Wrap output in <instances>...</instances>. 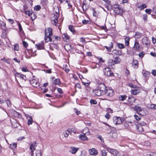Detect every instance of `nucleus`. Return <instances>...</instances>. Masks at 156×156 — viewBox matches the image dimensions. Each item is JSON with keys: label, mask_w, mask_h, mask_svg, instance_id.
Wrapping results in <instances>:
<instances>
[{"label": "nucleus", "mask_w": 156, "mask_h": 156, "mask_svg": "<svg viewBox=\"0 0 156 156\" xmlns=\"http://www.w3.org/2000/svg\"><path fill=\"white\" fill-rule=\"evenodd\" d=\"M52 28H51L45 29L44 40L46 42H51L52 41V39L54 38L57 40L60 39V37L58 36H53L52 38L51 37V36L52 35Z\"/></svg>", "instance_id": "f257e3e1"}, {"label": "nucleus", "mask_w": 156, "mask_h": 156, "mask_svg": "<svg viewBox=\"0 0 156 156\" xmlns=\"http://www.w3.org/2000/svg\"><path fill=\"white\" fill-rule=\"evenodd\" d=\"M105 87V84L104 83L100 84L97 88L93 91V93L95 95L98 96L104 95V90Z\"/></svg>", "instance_id": "f03ea898"}, {"label": "nucleus", "mask_w": 156, "mask_h": 156, "mask_svg": "<svg viewBox=\"0 0 156 156\" xmlns=\"http://www.w3.org/2000/svg\"><path fill=\"white\" fill-rule=\"evenodd\" d=\"M37 145L36 142H34L31 144L30 147V149L31 150L30 155L31 156H34V151L36 149L35 147ZM36 156H41V152L40 150H37L36 151Z\"/></svg>", "instance_id": "7ed1b4c3"}, {"label": "nucleus", "mask_w": 156, "mask_h": 156, "mask_svg": "<svg viewBox=\"0 0 156 156\" xmlns=\"http://www.w3.org/2000/svg\"><path fill=\"white\" fill-rule=\"evenodd\" d=\"M104 92V95L112 97L114 94L113 90L110 87H106L105 85Z\"/></svg>", "instance_id": "20e7f679"}, {"label": "nucleus", "mask_w": 156, "mask_h": 156, "mask_svg": "<svg viewBox=\"0 0 156 156\" xmlns=\"http://www.w3.org/2000/svg\"><path fill=\"white\" fill-rule=\"evenodd\" d=\"M55 9L56 10L55 11V13H54L55 19L53 21L54 25L55 26H56V24L58 23V19L59 17V9L57 7L55 8Z\"/></svg>", "instance_id": "39448f33"}, {"label": "nucleus", "mask_w": 156, "mask_h": 156, "mask_svg": "<svg viewBox=\"0 0 156 156\" xmlns=\"http://www.w3.org/2000/svg\"><path fill=\"white\" fill-rule=\"evenodd\" d=\"M124 120L123 118L115 116L113 118V122L115 125L121 124Z\"/></svg>", "instance_id": "423d86ee"}, {"label": "nucleus", "mask_w": 156, "mask_h": 156, "mask_svg": "<svg viewBox=\"0 0 156 156\" xmlns=\"http://www.w3.org/2000/svg\"><path fill=\"white\" fill-rule=\"evenodd\" d=\"M104 75L107 76H113L114 74L111 70L108 67L105 68L103 69Z\"/></svg>", "instance_id": "0eeeda50"}, {"label": "nucleus", "mask_w": 156, "mask_h": 156, "mask_svg": "<svg viewBox=\"0 0 156 156\" xmlns=\"http://www.w3.org/2000/svg\"><path fill=\"white\" fill-rule=\"evenodd\" d=\"M107 151L111 153L113 155L115 156H119L120 154L118 151L116 149L108 148L107 149Z\"/></svg>", "instance_id": "6e6552de"}, {"label": "nucleus", "mask_w": 156, "mask_h": 156, "mask_svg": "<svg viewBox=\"0 0 156 156\" xmlns=\"http://www.w3.org/2000/svg\"><path fill=\"white\" fill-rule=\"evenodd\" d=\"M30 84L33 87H37L39 86V83L37 79H33L30 81Z\"/></svg>", "instance_id": "1a4fd4ad"}, {"label": "nucleus", "mask_w": 156, "mask_h": 156, "mask_svg": "<svg viewBox=\"0 0 156 156\" xmlns=\"http://www.w3.org/2000/svg\"><path fill=\"white\" fill-rule=\"evenodd\" d=\"M0 28L4 30L6 34L8 32V29L6 28L5 24L2 20L0 21Z\"/></svg>", "instance_id": "9d476101"}, {"label": "nucleus", "mask_w": 156, "mask_h": 156, "mask_svg": "<svg viewBox=\"0 0 156 156\" xmlns=\"http://www.w3.org/2000/svg\"><path fill=\"white\" fill-rule=\"evenodd\" d=\"M79 149V148H77L74 147H70L69 152L72 154H75Z\"/></svg>", "instance_id": "9b49d317"}, {"label": "nucleus", "mask_w": 156, "mask_h": 156, "mask_svg": "<svg viewBox=\"0 0 156 156\" xmlns=\"http://www.w3.org/2000/svg\"><path fill=\"white\" fill-rule=\"evenodd\" d=\"M90 154L92 155L95 156L98 154V151L97 150L94 148H92L89 150Z\"/></svg>", "instance_id": "f8f14e48"}, {"label": "nucleus", "mask_w": 156, "mask_h": 156, "mask_svg": "<svg viewBox=\"0 0 156 156\" xmlns=\"http://www.w3.org/2000/svg\"><path fill=\"white\" fill-rule=\"evenodd\" d=\"M104 47L105 48L108 52H110L111 51L112 49L113 48V43L112 42H110L109 44V47L106 46H104Z\"/></svg>", "instance_id": "ddd939ff"}, {"label": "nucleus", "mask_w": 156, "mask_h": 156, "mask_svg": "<svg viewBox=\"0 0 156 156\" xmlns=\"http://www.w3.org/2000/svg\"><path fill=\"white\" fill-rule=\"evenodd\" d=\"M136 99H134L132 96H129L128 97V101L130 105H133L134 104Z\"/></svg>", "instance_id": "4468645a"}, {"label": "nucleus", "mask_w": 156, "mask_h": 156, "mask_svg": "<svg viewBox=\"0 0 156 156\" xmlns=\"http://www.w3.org/2000/svg\"><path fill=\"white\" fill-rule=\"evenodd\" d=\"M15 76L16 77H19L20 79L26 80V76L23 74H21L20 73H16L15 74Z\"/></svg>", "instance_id": "2eb2a0df"}, {"label": "nucleus", "mask_w": 156, "mask_h": 156, "mask_svg": "<svg viewBox=\"0 0 156 156\" xmlns=\"http://www.w3.org/2000/svg\"><path fill=\"white\" fill-rule=\"evenodd\" d=\"M79 139L82 141H86L88 140V138L85 135L80 134L79 136Z\"/></svg>", "instance_id": "dca6fc26"}, {"label": "nucleus", "mask_w": 156, "mask_h": 156, "mask_svg": "<svg viewBox=\"0 0 156 156\" xmlns=\"http://www.w3.org/2000/svg\"><path fill=\"white\" fill-rule=\"evenodd\" d=\"M27 118L28 119V124L30 125L32 124L33 122V119L31 116L27 115L26 116Z\"/></svg>", "instance_id": "f3484780"}, {"label": "nucleus", "mask_w": 156, "mask_h": 156, "mask_svg": "<svg viewBox=\"0 0 156 156\" xmlns=\"http://www.w3.org/2000/svg\"><path fill=\"white\" fill-rule=\"evenodd\" d=\"M82 83L83 85L87 86L90 84V82L86 79H83V80H82Z\"/></svg>", "instance_id": "a211bd4d"}, {"label": "nucleus", "mask_w": 156, "mask_h": 156, "mask_svg": "<svg viewBox=\"0 0 156 156\" xmlns=\"http://www.w3.org/2000/svg\"><path fill=\"white\" fill-rule=\"evenodd\" d=\"M82 133L84 135H89L90 132L88 128L87 127L85 128L83 130Z\"/></svg>", "instance_id": "6ab92c4d"}, {"label": "nucleus", "mask_w": 156, "mask_h": 156, "mask_svg": "<svg viewBox=\"0 0 156 156\" xmlns=\"http://www.w3.org/2000/svg\"><path fill=\"white\" fill-rule=\"evenodd\" d=\"M135 109L137 112L140 115H144V114H142L141 112L142 111V109L140 106H136L135 107Z\"/></svg>", "instance_id": "aec40b11"}, {"label": "nucleus", "mask_w": 156, "mask_h": 156, "mask_svg": "<svg viewBox=\"0 0 156 156\" xmlns=\"http://www.w3.org/2000/svg\"><path fill=\"white\" fill-rule=\"evenodd\" d=\"M62 38L64 41H67L69 40V37L66 33H65L62 35Z\"/></svg>", "instance_id": "412c9836"}, {"label": "nucleus", "mask_w": 156, "mask_h": 156, "mask_svg": "<svg viewBox=\"0 0 156 156\" xmlns=\"http://www.w3.org/2000/svg\"><path fill=\"white\" fill-rule=\"evenodd\" d=\"M133 66L135 68H137L138 66V61L136 60L133 59Z\"/></svg>", "instance_id": "4be33fe9"}, {"label": "nucleus", "mask_w": 156, "mask_h": 156, "mask_svg": "<svg viewBox=\"0 0 156 156\" xmlns=\"http://www.w3.org/2000/svg\"><path fill=\"white\" fill-rule=\"evenodd\" d=\"M36 46L37 47L38 50H41L44 49V47L43 44H36Z\"/></svg>", "instance_id": "5701e85b"}, {"label": "nucleus", "mask_w": 156, "mask_h": 156, "mask_svg": "<svg viewBox=\"0 0 156 156\" xmlns=\"http://www.w3.org/2000/svg\"><path fill=\"white\" fill-rule=\"evenodd\" d=\"M52 83L55 85H59L61 83L60 79L58 78L55 79L52 82Z\"/></svg>", "instance_id": "b1692460"}, {"label": "nucleus", "mask_w": 156, "mask_h": 156, "mask_svg": "<svg viewBox=\"0 0 156 156\" xmlns=\"http://www.w3.org/2000/svg\"><path fill=\"white\" fill-rule=\"evenodd\" d=\"M110 136L112 138H115L117 137L116 133L114 132L113 130L111 131L109 133Z\"/></svg>", "instance_id": "393cba45"}, {"label": "nucleus", "mask_w": 156, "mask_h": 156, "mask_svg": "<svg viewBox=\"0 0 156 156\" xmlns=\"http://www.w3.org/2000/svg\"><path fill=\"white\" fill-rule=\"evenodd\" d=\"M131 92L132 94L136 95L140 93V90L138 89H133L131 90Z\"/></svg>", "instance_id": "a878e982"}, {"label": "nucleus", "mask_w": 156, "mask_h": 156, "mask_svg": "<svg viewBox=\"0 0 156 156\" xmlns=\"http://www.w3.org/2000/svg\"><path fill=\"white\" fill-rule=\"evenodd\" d=\"M18 25L19 27L20 33L22 35H24V33L23 30V28L22 27L21 24L19 23H18Z\"/></svg>", "instance_id": "bb28decb"}, {"label": "nucleus", "mask_w": 156, "mask_h": 156, "mask_svg": "<svg viewBox=\"0 0 156 156\" xmlns=\"http://www.w3.org/2000/svg\"><path fill=\"white\" fill-rule=\"evenodd\" d=\"M113 61L115 64H118L120 63L121 59L119 58L116 57L114 58Z\"/></svg>", "instance_id": "cd10ccee"}, {"label": "nucleus", "mask_w": 156, "mask_h": 156, "mask_svg": "<svg viewBox=\"0 0 156 156\" xmlns=\"http://www.w3.org/2000/svg\"><path fill=\"white\" fill-rule=\"evenodd\" d=\"M147 7V5L146 4H143L139 6L138 8L140 10H143L144 9L146 8Z\"/></svg>", "instance_id": "c85d7f7f"}, {"label": "nucleus", "mask_w": 156, "mask_h": 156, "mask_svg": "<svg viewBox=\"0 0 156 156\" xmlns=\"http://www.w3.org/2000/svg\"><path fill=\"white\" fill-rule=\"evenodd\" d=\"M114 53L117 55H122V51L120 50H115L113 51Z\"/></svg>", "instance_id": "c756f323"}, {"label": "nucleus", "mask_w": 156, "mask_h": 156, "mask_svg": "<svg viewBox=\"0 0 156 156\" xmlns=\"http://www.w3.org/2000/svg\"><path fill=\"white\" fill-rule=\"evenodd\" d=\"M125 44L126 46H128L129 44V37H126L125 38Z\"/></svg>", "instance_id": "7c9ffc66"}, {"label": "nucleus", "mask_w": 156, "mask_h": 156, "mask_svg": "<svg viewBox=\"0 0 156 156\" xmlns=\"http://www.w3.org/2000/svg\"><path fill=\"white\" fill-rule=\"evenodd\" d=\"M148 107L149 108L156 109V104H152L151 105H148Z\"/></svg>", "instance_id": "2f4dec72"}, {"label": "nucleus", "mask_w": 156, "mask_h": 156, "mask_svg": "<svg viewBox=\"0 0 156 156\" xmlns=\"http://www.w3.org/2000/svg\"><path fill=\"white\" fill-rule=\"evenodd\" d=\"M14 116L16 117L20 118L21 117V114L16 111H14Z\"/></svg>", "instance_id": "473e14b6"}, {"label": "nucleus", "mask_w": 156, "mask_h": 156, "mask_svg": "<svg viewBox=\"0 0 156 156\" xmlns=\"http://www.w3.org/2000/svg\"><path fill=\"white\" fill-rule=\"evenodd\" d=\"M108 63L109 66H112V65H114L115 64L113 60L112 59H110L108 60Z\"/></svg>", "instance_id": "72a5a7b5"}, {"label": "nucleus", "mask_w": 156, "mask_h": 156, "mask_svg": "<svg viewBox=\"0 0 156 156\" xmlns=\"http://www.w3.org/2000/svg\"><path fill=\"white\" fill-rule=\"evenodd\" d=\"M127 98V96L126 95H120L119 97V99L120 100L123 101L125 100Z\"/></svg>", "instance_id": "f704fd0d"}, {"label": "nucleus", "mask_w": 156, "mask_h": 156, "mask_svg": "<svg viewBox=\"0 0 156 156\" xmlns=\"http://www.w3.org/2000/svg\"><path fill=\"white\" fill-rule=\"evenodd\" d=\"M117 46L120 49H122L125 48L124 45L122 43H118L117 44Z\"/></svg>", "instance_id": "c9c22d12"}, {"label": "nucleus", "mask_w": 156, "mask_h": 156, "mask_svg": "<svg viewBox=\"0 0 156 156\" xmlns=\"http://www.w3.org/2000/svg\"><path fill=\"white\" fill-rule=\"evenodd\" d=\"M141 34L140 32H137L135 34V37L136 38H139L141 37Z\"/></svg>", "instance_id": "e433bc0d"}, {"label": "nucleus", "mask_w": 156, "mask_h": 156, "mask_svg": "<svg viewBox=\"0 0 156 156\" xmlns=\"http://www.w3.org/2000/svg\"><path fill=\"white\" fill-rule=\"evenodd\" d=\"M140 47V45L138 42H136L135 43L134 48L136 49H138Z\"/></svg>", "instance_id": "4c0bfd02"}, {"label": "nucleus", "mask_w": 156, "mask_h": 156, "mask_svg": "<svg viewBox=\"0 0 156 156\" xmlns=\"http://www.w3.org/2000/svg\"><path fill=\"white\" fill-rule=\"evenodd\" d=\"M102 156H107V152L105 150H102L101 151Z\"/></svg>", "instance_id": "58836bf2"}, {"label": "nucleus", "mask_w": 156, "mask_h": 156, "mask_svg": "<svg viewBox=\"0 0 156 156\" xmlns=\"http://www.w3.org/2000/svg\"><path fill=\"white\" fill-rule=\"evenodd\" d=\"M14 50L15 51H18L19 49V45L18 44H16L14 45Z\"/></svg>", "instance_id": "ea45409f"}, {"label": "nucleus", "mask_w": 156, "mask_h": 156, "mask_svg": "<svg viewBox=\"0 0 156 156\" xmlns=\"http://www.w3.org/2000/svg\"><path fill=\"white\" fill-rule=\"evenodd\" d=\"M69 30L72 33H74L75 32L74 29L73 27L72 26L70 25L69 26Z\"/></svg>", "instance_id": "a19ab883"}, {"label": "nucleus", "mask_w": 156, "mask_h": 156, "mask_svg": "<svg viewBox=\"0 0 156 156\" xmlns=\"http://www.w3.org/2000/svg\"><path fill=\"white\" fill-rule=\"evenodd\" d=\"M25 13L27 14L29 16H30L33 15H34V13H33L32 12L30 11H26L25 12Z\"/></svg>", "instance_id": "79ce46f5"}, {"label": "nucleus", "mask_w": 156, "mask_h": 156, "mask_svg": "<svg viewBox=\"0 0 156 156\" xmlns=\"http://www.w3.org/2000/svg\"><path fill=\"white\" fill-rule=\"evenodd\" d=\"M137 130L141 132L143 131V128L142 126H140L137 127Z\"/></svg>", "instance_id": "37998d69"}, {"label": "nucleus", "mask_w": 156, "mask_h": 156, "mask_svg": "<svg viewBox=\"0 0 156 156\" xmlns=\"http://www.w3.org/2000/svg\"><path fill=\"white\" fill-rule=\"evenodd\" d=\"M124 126L126 128L129 129V128L130 127L128 123L127 122H125L124 124Z\"/></svg>", "instance_id": "c03bdc74"}, {"label": "nucleus", "mask_w": 156, "mask_h": 156, "mask_svg": "<svg viewBox=\"0 0 156 156\" xmlns=\"http://www.w3.org/2000/svg\"><path fill=\"white\" fill-rule=\"evenodd\" d=\"M63 69L66 72L68 73L69 71V70L68 68V67L66 66L65 65L63 67Z\"/></svg>", "instance_id": "a18cd8bd"}, {"label": "nucleus", "mask_w": 156, "mask_h": 156, "mask_svg": "<svg viewBox=\"0 0 156 156\" xmlns=\"http://www.w3.org/2000/svg\"><path fill=\"white\" fill-rule=\"evenodd\" d=\"M41 9V7L39 5L35 6L34 8V10L36 11L39 10Z\"/></svg>", "instance_id": "49530a36"}, {"label": "nucleus", "mask_w": 156, "mask_h": 156, "mask_svg": "<svg viewBox=\"0 0 156 156\" xmlns=\"http://www.w3.org/2000/svg\"><path fill=\"white\" fill-rule=\"evenodd\" d=\"M90 102L91 104L96 105L97 103V101L94 99H91Z\"/></svg>", "instance_id": "de8ad7c7"}, {"label": "nucleus", "mask_w": 156, "mask_h": 156, "mask_svg": "<svg viewBox=\"0 0 156 156\" xmlns=\"http://www.w3.org/2000/svg\"><path fill=\"white\" fill-rule=\"evenodd\" d=\"M5 102H6L8 107H10L11 106V102L9 100L5 101Z\"/></svg>", "instance_id": "09e8293b"}, {"label": "nucleus", "mask_w": 156, "mask_h": 156, "mask_svg": "<svg viewBox=\"0 0 156 156\" xmlns=\"http://www.w3.org/2000/svg\"><path fill=\"white\" fill-rule=\"evenodd\" d=\"M10 147H11L12 149H15L17 147V144L16 143H14L10 145Z\"/></svg>", "instance_id": "8fccbe9b"}, {"label": "nucleus", "mask_w": 156, "mask_h": 156, "mask_svg": "<svg viewBox=\"0 0 156 156\" xmlns=\"http://www.w3.org/2000/svg\"><path fill=\"white\" fill-rule=\"evenodd\" d=\"M143 75L144 76L147 77L148 76L150 75V74L147 71L145 72V73H143Z\"/></svg>", "instance_id": "3c124183"}, {"label": "nucleus", "mask_w": 156, "mask_h": 156, "mask_svg": "<svg viewBox=\"0 0 156 156\" xmlns=\"http://www.w3.org/2000/svg\"><path fill=\"white\" fill-rule=\"evenodd\" d=\"M82 8L83 12H84L87 10V9L86 7V5L85 3H83V4L82 5Z\"/></svg>", "instance_id": "603ef678"}, {"label": "nucleus", "mask_w": 156, "mask_h": 156, "mask_svg": "<svg viewBox=\"0 0 156 156\" xmlns=\"http://www.w3.org/2000/svg\"><path fill=\"white\" fill-rule=\"evenodd\" d=\"M145 12L148 14H150L152 12V10L150 9H147L145 10Z\"/></svg>", "instance_id": "864d4df0"}, {"label": "nucleus", "mask_w": 156, "mask_h": 156, "mask_svg": "<svg viewBox=\"0 0 156 156\" xmlns=\"http://www.w3.org/2000/svg\"><path fill=\"white\" fill-rule=\"evenodd\" d=\"M90 21L88 20H84L82 21V23L83 24H87L89 23Z\"/></svg>", "instance_id": "5fc2aeb1"}, {"label": "nucleus", "mask_w": 156, "mask_h": 156, "mask_svg": "<svg viewBox=\"0 0 156 156\" xmlns=\"http://www.w3.org/2000/svg\"><path fill=\"white\" fill-rule=\"evenodd\" d=\"M23 46L25 48H27L28 46L27 43L24 41H23Z\"/></svg>", "instance_id": "6e6d98bb"}, {"label": "nucleus", "mask_w": 156, "mask_h": 156, "mask_svg": "<svg viewBox=\"0 0 156 156\" xmlns=\"http://www.w3.org/2000/svg\"><path fill=\"white\" fill-rule=\"evenodd\" d=\"M134 117L135 119L137 120H140L141 119V117L140 116H138L137 115H134Z\"/></svg>", "instance_id": "4d7b16f0"}, {"label": "nucleus", "mask_w": 156, "mask_h": 156, "mask_svg": "<svg viewBox=\"0 0 156 156\" xmlns=\"http://www.w3.org/2000/svg\"><path fill=\"white\" fill-rule=\"evenodd\" d=\"M128 86L132 88H135L136 87V86L133 85L131 83H129L128 84Z\"/></svg>", "instance_id": "13d9d810"}, {"label": "nucleus", "mask_w": 156, "mask_h": 156, "mask_svg": "<svg viewBox=\"0 0 156 156\" xmlns=\"http://www.w3.org/2000/svg\"><path fill=\"white\" fill-rule=\"evenodd\" d=\"M147 15L146 14H144L143 15V19L144 21H146L147 20Z\"/></svg>", "instance_id": "bf43d9fd"}, {"label": "nucleus", "mask_w": 156, "mask_h": 156, "mask_svg": "<svg viewBox=\"0 0 156 156\" xmlns=\"http://www.w3.org/2000/svg\"><path fill=\"white\" fill-rule=\"evenodd\" d=\"M58 91L60 94H62L63 92L62 90L60 88H58L57 89Z\"/></svg>", "instance_id": "052dcab7"}, {"label": "nucleus", "mask_w": 156, "mask_h": 156, "mask_svg": "<svg viewBox=\"0 0 156 156\" xmlns=\"http://www.w3.org/2000/svg\"><path fill=\"white\" fill-rule=\"evenodd\" d=\"M105 116L106 118L108 119H109L110 117V115L108 113H107L105 115Z\"/></svg>", "instance_id": "680f3d73"}, {"label": "nucleus", "mask_w": 156, "mask_h": 156, "mask_svg": "<svg viewBox=\"0 0 156 156\" xmlns=\"http://www.w3.org/2000/svg\"><path fill=\"white\" fill-rule=\"evenodd\" d=\"M80 41L82 43H83L85 41V39L83 37H81L80 39Z\"/></svg>", "instance_id": "e2e57ef3"}, {"label": "nucleus", "mask_w": 156, "mask_h": 156, "mask_svg": "<svg viewBox=\"0 0 156 156\" xmlns=\"http://www.w3.org/2000/svg\"><path fill=\"white\" fill-rule=\"evenodd\" d=\"M144 53L143 52H142L139 53V56L140 57L142 58L144 57Z\"/></svg>", "instance_id": "0e129e2a"}, {"label": "nucleus", "mask_w": 156, "mask_h": 156, "mask_svg": "<svg viewBox=\"0 0 156 156\" xmlns=\"http://www.w3.org/2000/svg\"><path fill=\"white\" fill-rule=\"evenodd\" d=\"M115 9H117L119 11H120V10L121 9L119 7V5L117 4H116L115 5Z\"/></svg>", "instance_id": "69168bd1"}, {"label": "nucleus", "mask_w": 156, "mask_h": 156, "mask_svg": "<svg viewBox=\"0 0 156 156\" xmlns=\"http://www.w3.org/2000/svg\"><path fill=\"white\" fill-rule=\"evenodd\" d=\"M151 73L154 76H156V70H152Z\"/></svg>", "instance_id": "338daca9"}, {"label": "nucleus", "mask_w": 156, "mask_h": 156, "mask_svg": "<svg viewBox=\"0 0 156 156\" xmlns=\"http://www.w3.org/2000/svg\"><path fill=\"white\" fill-rule=\"evenodd\" d=\"M21 69L23 71L25 72H27L28 71V70L26 67H23L21 68Z\"/></svg>", "instance_id": "774afa93"}]
</instances>
